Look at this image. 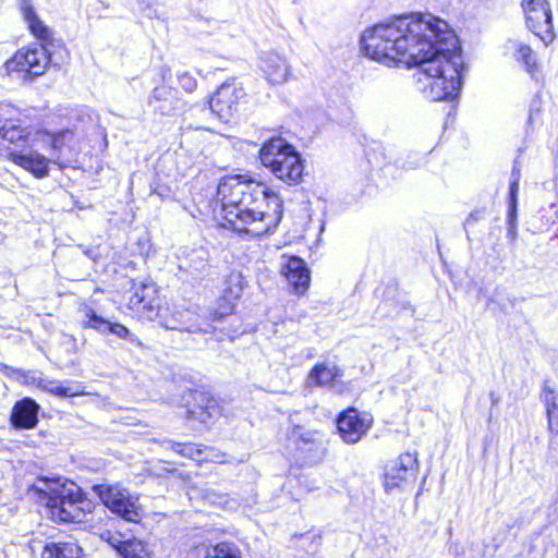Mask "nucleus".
I'll use <instances>...</instances> for the list:
<instances>
[{
    "label": "nucleus",
    "mask_w": 558,
    "mask_h": 558,
    "mask_svg": "<svg viewBox=\"0 0 558 558\" xmlns=\"http://www.w3.org/2000/svg\"><path fill=\"white\" fill-rule=\"evenodd\" d=\"M362 48L388 66L416 68L417 88L433 101L452 99L462 84L464 64L458 38L448 23L432 14L400 16L362 35Z\"/></svg>",
    "instance_id": "f257e3e1"
},
{
    "label": "nucleus",
    "mask_w": 558,
    "mask_h": 558,
    "mask_svg": "<svg viewBox=\"0 0 558 558\" xmlns=\"http://www.w3.org/2000/svg\"><path fill=\"white\" fill-rule=\"evenodd\" d=\"M217 197L223 219L239 233L262 236L281 220L282 202L263 183L226 177L218 184Z\"/></svg>",
    "instance_id": "f03ea898"
},
{
    "label": "nucleus",
    "mask_w": 558,
    "mask_h": 558,
    "mask_svg": "<svg viewBox=\"0 0 558 558\" xmlns=\"http://www.w3.org/2000/svg\"><path fill=\"white\" fill-rule=\"evenodd\" d=\"M9 106H0V140L21 147L10 151V159L36 178L49 173V163L54 162L65 168L70 155L65 153V143L73 138L69 130L57 135L34 130L26 119Z\"/></svg>",
    "instance_id": "7ed1b4c3"
},
{
    "label": "nucleus",
    "mask_w": 558,
    "mask_h": 558,
    "mask_svg": "<svg viewBox=\"0 0 558 558\" xmlns=\"http://www.w3.org/2000/svg\"><path fill=\"white\" fill-rule=\"evenodd\" d=\"M33 490L40 502L45 504L52 520L60 522L83 520L88 501L75 483L39 478L33 485Z\"/></svg>",
    "instance_id": "20e7f679"
},
{
    "label": "nucleus",
    "mask_w": 558,
    "mask_h": 558,
    "mask_svg": "<svg viewBox=\"0 0 558 558\" xmlns=\"http://www.w3.org/2000/svg\"><path fill=\"white\" fill-rule=\"evenodd\" d=\"M95 493L102 504L113 513L130 522H138L142 518V509L138 497L132 495L120 485H96Z\"/></svg>",
    "instance_id": "39448f33"
},
{
    "label": "nucleus",
    "mask_w": 558,
    "mask_h": 558,
    "mask_svg": "<svg viewBox=\"0 0 558 558\" xmlns=\"http://www.w3.org/2000/svg\"><path fill=\"white\" fill-rule=\"evenodd\" d=\"M50 61V52L45 45L20 49L10 60L5 62L9 73H16L23 80L44 74Z\"/></svg>",
    "instance_id": "423d86ee"
},
{
    "label": "nucleus",
    "mask_w": 558,
    "mask_h": 558,
    "mask_svg": "<svg viewBox=\"0 0 558 558\" xmlns=\"http://www.w3.org/2000/svg\"><path fill=\"white\" fill-rule=\"evenodd\" d=\"M157 318L159 324L169 330L207 335L213 333L216 329L209 314L202 315L192 310L175 311L170 316H163L159 313Z\"/></svg>",
    "instance_id": "0eeeda50"
},
{
    "label": "nucleus",
    "mask_w": 558,
    "mask_h": 558,
    "mask_svg": "<svg viewBox=\"0 0 558 558\" xmlns=\"http://www.w3.org/2000/svg\"><path fill=\"white\" fill-rule=\"evenodd\" d=\"M246 93L244 88L235 82H226L217 89L211 97L210 110L223 122L230 120L238 113L241 104L244 101Z\"/></svg>",
    "instance_id": "6e6552de"
},
{
    "label": "nucleus",
    "mask_w": 558,
    "mask_h": 558,
    "mask_svg": "<svg viewBox=\"0 0 558 558\" xmlns=\"http://www.w3.org/2000/svg\"><path fill=\"white\" fill-rule=\"evenodd\" d=\"M529 29L544 43L554 39L551 10L547 0H522Z\"/></svg>",
    "instance_id": "1a4fd4ad"
},
{
    "label": "nucleus",
    "mask_w": 558,
    "mask_h": 558,
    "mask_svg": "<svg viewBox=\"0 0 558 558\" xmlns=\"http://www.w3.org/2000/svg\"><path fill=\"white\" fill-rule=\"evenodd\" d=\"M418 460L416 452H404L391 460L385 469L384 485L387 492L401 487L416 478Z\"/></svg>",
    "instance_id": "9d476101"
},
{
    "label": "nucleus",
    "mask_w": 558,
    "mask_h": 558,
    "mask_svg": "<svg viewBox=\"0 0 558 558\" xmlns=\"http://www.w3.org/2000/svg\"><path fill=\"white\" fill-rule=\"evenodd\" d=\"M373 425V416L367 412H360L355 408H349L341 412L337 418V428L345 444H356Z\"/></svg>",
    "instance_id": "9b49d317"
},
{
    "label": "nucleus",
    "mask_w": 558,
    "mask_h": 558,
    "mask_svg": "<svg viewBox=\"0 0 558 558\" xmlns=\"http://www.w3.org/2000/svg\"><path fill=\"white\" fill-rule=\"evenodd\" d=\"M81 316V324L85 328H92L97 330L100 333H112L120 339H126L132 344L137 347L142 345L140 339L132 333L125 326L119 323H111L100 315H98L95 310L88 305H83L78 310Z\"/></svg>",
    "instance_id": "f8f14e48"
},
{
    "label": "nucleus",
    "mask_w": 558,
    "mask_h": 558,
    "mask_svg": "<svg viewBox=\"0 0 558 558\" xmlns=\"http://www.w3.org/2000/svg\"><path fill=\"white\" fill-rule=\"evenodd\" d=\"M244 278L240 272H231L225 279V287L222 296L219 300L217 308L210 311L208 314L211 322L222 319L225 316L231 314L235 306V301L239 300L243 292Z\"/></svg>",
    "instance_id": "ddd939ff"
},
{
    "label": "nucleus",
    "mask_w": 558,
    "mask_h": 558,
    "mask_svg": "<svg viewBox=\"0 0 558 558\" xmlns=\"http://www.w3.org/2000/svg\"><path fill=\"white\" fill-rule=\"evenodd\" d=\"M133 290L129 301L130 307L137 311L147 320L157 319L160 306L156 299L155 287L150 283L140 282L133 284Z\"/></svg>",
    "instance_id": "4468645a"
},
{
    "label": "nucleus",
    "mask_w": 558,
    "mask_h": 558,
    "mask_svg": "<svg viewBox=\"0 0 558 558\" xmlns=\"http://www.w3.org/2000/svg\"><path fill=\"white\" fill-rule=\"evenodd\" d=\"M281 274L296 294H304L310 287V269L298 256H282Z\"/></svg>",
    "instance_id": "2eb2a0df"
},
{
    "label": "nucleus",
    "mask_w": 558,
    "mask_h": 558,
    "mask_svg": "<svg viewBox=\"0 0 558 558\" xmlns=\"http://www.w3.org/2000/svg\"><path fill=\"white\" fill-rule=\"evenodd\" d=\"M179 257V270L198 280L209 274V252L205 247L185 250Z\"/></svg>",
    "instance_id": "dca6fc26"
},
{
    "label": "nucleus",
    "mask_w": 558,
    "mask_h": 558,
    "mask_svg": "<svg viewBox=\"0 0 558 558\" xmlns=\"http://www.w3.org/2000/svg\"><path fill=\"white\" fill-rule=\"evenodd\" d=\"M290 155H299V153L282 137L268 140L259 149L260 162L268 170L282 163L286 159H290Z\"/></svg>",
    "instance_id": "f3484780"
},
{
    "label": "nucleus",
    "mask_w": 558,
    "mask_h": 558,
    "mask_svg": "<svg viewBox=\"0 0 558 558\" xmlns=\"http://www.w3.org/2000/svg\"><path fill=\"white\" fill-rule=\"evenodd\" d=\"M19 8L23 20L32 35L40 40L39 45L49 46L52 41V31L39 19L32 0H20Z\"/></svg>",
    "instance_id": "a211bd4d"
},
{
    "label": "nucleus",
    "mask_w": 558,
    "mask_h": 558,
    "mask_svg": "<svg viewBox=\"0 0 558 558\" xmlns=\"http://www.w3.org/2000/svg\"><path fill=\"white\" fill-rule=\"evenodd\" d=\"M260 69L270 84H282L291 75L287 60L276 53L269 52L260 58Z\"/></svg>",
    "instance_id": "6ab92c4d"
},
{
    "label": "nucleus",
    "mask_w": 558,
    "mask_h": 558,
    "mask_svg": "<svg viewBox=\"0 0 558 558\" xmlns=\"http://www.w3.org/2000/svg\"><path fill=\"white\" fill-rule=\"evenodd\" d=\"M149 104L154 110L166 116L174 114L182 107V100L178 97L177 89L165 85L153 90Z\"/></svg>",
    "instance_id": "aec40b11"
},
{
    "label": "nucleus",
    "mask_w": 558,
    "mask_h": 558,
    "mask_svg": "<svg viewBox=\"0 0 558 558\" xmlns=\"http://www.w3.org/2000/svg\"><path fill=\"white\" fill-rule=\"evenodd\" d=\"M39 405L32 398L17 401L11 413L12 425L19 428H33L38 423Z\"/></svg>",
    "instance_id": "412c9836"
},
{
    "label": "nucleus",
    "mask_w": 558,
    "mask_h": 558,
    "mask_svg": "<svg viewBox=\"0 0 558 558\" xmlns=\"http://www.w3.org/2000/svg\"><path fill=\"white\" fill-rule=\"evenodd\" d=\"M269 171L279 180L286 182L289 185H294L300 183L303 172L304 165L299 155H290V159H286L280 165H276L270 168Z\"/></svg>",
    "instance_id": "4be33fe9"
},
{
    "label": "nucleus",
    "mask_w": 558,
    "mask_h": 558,
    "mask_svg": "<svg viewBox=\"0 0 558 558\" xmlns=\"http://www.w3.org/2000/svg\"><path fill=\"white\" fill-rule=\"evenodd\" d=\"M343 375L342 369L332 365L329 366L326 363L316 364L310 372L307 377V386L310 387H324L331 384L338 377Z\"/></svg>",
    "instance_id": "5701e85b"
},
{
    "label": "nucleus",
    "mask_w": 558,
    "mask_h": 558,
    "mask_svg": "<svg viewBox=\"0 0 558 558\" xmlns=\"http://www.w3.org/2000/svg\"><path fill=\"white\" fill-rule=\"evenodd\" d=\"M43 558H82V548L74 541L51 542L44 547Z\"/></svg>",
    "instance_id": "b1692460"
},
{
    "label": "nucleus",
    "mask_w": 558,
    "mask_h": 558,
    "mask_svg": "<svg viewBox=\"0 0 558 558\" xmlns=\"http://www.w3.org/2000/svg\"><path fill=\"white\" fill-rule=\"evenodd\" d=\"M121 558H153V551L148 545L138 538H129V543L122 547L119 554Z\"/></svg>",
    "instance_id": "393cba45"
},
{
    "label": "nucleus",
    "mask_w": 558,
    "mask_h": 558,
    "mask_svg": "<svg viewBox=\"0 0 558 558\" xmlns=\"http://www.w3.org/2000/svg\"><path fill=\"white\" fill-rule=\"evenodd\" d=\"M205 558H241L238 546L222 542L207 550Z\"/></svg>",
    "instance_id": "a878e982"
},
{
    "label": "nucleus",
    "mask_w": 558,
    "mask_h": 558,
    "mask_svg": "<svg viewBox=\"0 0 558 558\" xmlns=\"http://www.w3.org/2000/svg\"><path fill=\"white\" fill-rule=\"evenodd\" d=\"M8 374L23 385H35L39 389L45 379L39 371H22L11 368L10 373Z\"/></svg>",
    "instance_id": "bb28decb"
},
{
    "label": "nucleus",
    "mask_w": 558,
    "mask_h": 558,
    "mask_svg": "<svg viewBox=\"0 0 558 558\" xmlns=\"http://www.w3.org/2000/svg\"><path fill=\"white\" fill-rule=\"evenodd\" d=\"M40 389L58 397H73L81 393L77 389L63 387L60 381L47 378L44 379Z\"/></svg>",
    "instance_id": "cd10ccee"
},
{
    "label": "nucleus",
    "mask_w": 558,
    "mask_h": 558,
    "mask_svg": "<svg viewBox=\"0 0 558 558\" xmlns=\"http://www.w3.org/2000/svg\"><path fill=\"white\" fill-rule=\"evenodd\" d=\"M217 407L214 400H208L205 407H198L194 410H189V415L192 418L198 420L203 424H208L209 420L217 413Z\"/></svg>",
    "instance_id": "c85d7f7f"
},
{
    "label": "nucleus",
    "mask_w": 558,
    "mask_h": 558,
    "mask_svg": "<svg viewBox=\"0 0 558 558\" xmlns=\"http://www.w3.org/2000/svg\"><path fill=\"white\" fill-rule=\"evenodd\" d=\"M517 59L522 61L525 65V70L533 74L536 70V59L532 49L523 44H519L517 48Z\"/></svg>",
    "instance_id": "c756f323"
},
{
    "label": "nucleus",
    "mask_w": 558,
    "mask_h": 558,
    "mask_svg": "<svg viewBox=\"0 0 558 558\" xmlns=\"http://www.w3.org/2000/svg\"><path fill=\"white\" fill-rule=\"evenodd\" d=\"M547 417L550 433L558 436V393L547 399Z\"/></svg>",
    "instance_id": "7c9ffc66"
},
{
    "label": "nucleus",
    "mask_w": 558,
    "mask_h": 558,
    "mask_svg": "<svg viewBox=\"0 0 558 558\" xmlns=\"http://www.w3.org/2000/svg\"><path fill=\"white\" fill-rule=\"evenodd\" d=\"M517 217H518V202L513 199V202L508 203V238L511 242H514L518 236V226H517Z\"/></svg>",
    "instance_id": "2f4dec72"
},
{
    "label": "nucleus",
    "mask_w": 558,
    "mask_h": 558,
    "mask_svg": "<svg viewBox=\"0 0 558 558\" xmlns=\"http://www.w3.org/2000/svg\"><path fill=\"white\" fill-rule=\"evenodd\" d=\"M101 538L108 543L118 553V555L122 551V547L129 543V538H124L122 534L111 531L102 532Z\"/></svg>",
    "instance_id": "473e14b6"
},
{
    "label": "nucleus",
    "mask_w": 558,
    "mask_h": 558,
    "mask_svg": "<svg viewBox=\"0 0 558 558\" xmlns=\"http://www.w3.org/2000/svg\"><path fill=\"white\" fill-rule=\"evenodd\" d=\"M172 450L180 453L183 457H187L194 460H198L202 456V450L193 446L192 444H173Z\"/></svg>",
    "instance_id": "72a5a7b5"
},
{
    "label": "nucleus",
    "mask_w": 558,
    "mask_h": 558,
    "mask_svg": "<svg viewBox=\"0 0 558 558\" xmlns=\"http://www.w3.org/2000/svg\"><path fill=\"white\" fill-rule=\"evenodd\" d=\"M520 177V167L515 161L511 171V181L509 185V202H513V199L518 202Z\"/></svg>",
    "instance_id": "f704fd0d"
},
{
    "label": "nucleus",
    "mask_w": 558,
    "mask_h": 558,
    "mask_svg": "<svg viewBox=\"0 0 558 558\" xmlns=\"http://www.w3.org/2000/svg\"><path fill=\"white\" fill-rule=\"evenodd\" d=\"M314 435L312 433H303L300 426L293 427V429L289 433V439L295 441L298 445L310 444L314 441Z\"/></svg>",
    "instance_id": "c9c22d12"
},
{
    "label": "nucleus",
    "mask_w": 558,
    "mask_h": 558,
    "mask_svg": "<svg viewBox=\"0 0 558 558\" xmlns=\"http://www.w3.org/2000/svg\"><path fill=\"white\" fill-rule=\"evenodd\" d=\"M180 86L189 93L196 88V80L189 73H182L178 76Z\"/></svg>",
    "instance_id": "e433bc0d"
},
{
    "label": "nucleus",
    "mask_w": 558,
    "mask_h": 558,
    "mask_svg": "<svg viewBox=\"0 0 558 558\" xmlns=\"http://www.w3.org/2000/svg\"><path fill=\"white\" fill-rule=\"evenodd\" d=\"M481 216H482L481 211H474V213L470 214V216L466 218V220L464 222V227L468 228V227L472 226L473 223L478 221Z\"/></svg>",
    "instance_id": "4c0bfd02"
},
{
    "label": "nucleus",
    "mask_w": 558,
    "mask_h": 558,
    "mask_svg": "<svg viewBox=\"0 0 558 558\" xmlns=\"http://www.w3.org/2000/svg\"><path fill=\"white\" fill-rule=\"evenodd\" d=\"M555 218L558 220V210L555 211Z\"/></svg>",
    "instance_id": "58836bf2"
}]
</instances>
